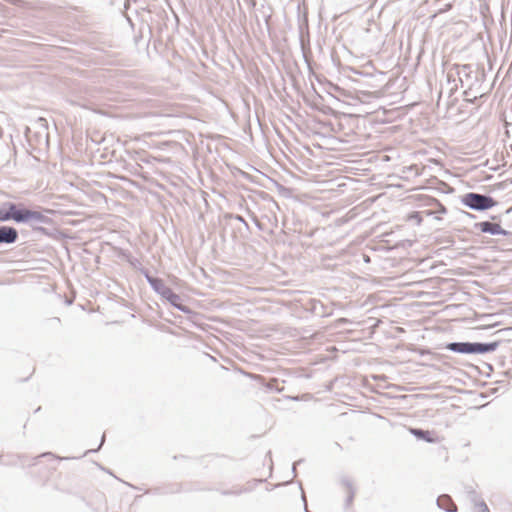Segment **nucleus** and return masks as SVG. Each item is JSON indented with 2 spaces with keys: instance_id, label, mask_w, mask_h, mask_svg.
Returning <instances> with one entry per match:
<instances>
[{
  "instance_id": "f257e3e1",
  "label": "nucleus",
  "mask_w": 512,
  "mask_h": 512,
  "mask_svg": "<svg viewBox=\"0 0 512 512\" xmlns=\"http://www.w3.org/2000/svg\"><path fill=\"white\" fill-rule=\"evenodd\" d=\"M50 210L29 208L21 202H4L0 205V222L14 221L16 223L35 222L51 224L48 218Z\"/></svg>"
},
{
  "instance_id": "f03ea898",
  "label": "nucleus",
  "mask_w": 512,
  "mask_h": 512,
  "mask_svg": "<svg viewBox=\"0 0 512 512\" xmlns=\"http://www.w3.org/2000/svg\"><path fill=\"white\" fill-rule=\"evenodd\" d=\"M461 83L465 88L464 95L467 102L473 103L476 99L484 96L481 90L483 83L484 73L474 68L471 64H455L452 68Z\"/></svg>"
},
{
  "instance_id": "7ed1b4c3",
  "label": "nucleus",
  "mask_w": 512,
  "mask_h": 512,
  "mask_svg": "<svg viewBox=\"0 0 512 512\" xmlns=\"http://www.w3.org/2000/svg\"><path fill=\"white\" fill-rule=\"evenodd\" d=\"M460 200L463 205L476 211L488 210L496 205V201L491 196L475 192L462 195Z\"/></svg>"
},
{
  "instance_id": "20e7f679",
  "label": "nucleus",
  "mask_w": 512,
  "mask_h": 512,
  "mask_svg": "<svg viewBox=\"0 0 512 512\" xmlns=\"http://www.w3.org/2000/svg\"><path fill=\"white\" fill-rule=\"evenodd\" d=\"M496 343L482 344V343H450L447 349L465 354H481L495 350Z\"/></svg>"
},
{
  "instance_id": "39448f33",
  "label": "nucleus",
  "mask_w": 512,
  "mask_h": 512,
  "mask_svg": "<svg viewBox=\"0 0 512 512\" xmlns=\"http://www.w3.org/2000/svg\"><path fill=\"white\" fill-rule=\"evenodd\" d=\"M410 432L419 439H423L427 442L434 443L439 440V437L432 431H424L420 429H410Z\"/></svg>"
},
{
  "instance_id": "423d86ee",
  "label": "nucleus",
  "mask_w": 512,
  "mask_h": 512,
  "mask_svg": "<svg viewBox=\"0 0 512 512\" xmlns=\"http://www.w3.org/2000/svg\"><path fill=\"white\" fill-rule=\"evenodd\" d=\"M17 238V232L11 227L0 228V243H11Z\"/></svg>"
},
{
  "instance_id": "0eeeda50",
  "label": "nucleus",
  "mask_w": 512,
  "mask_h": 512,
  "mask_svg": "<svg viewBox=\"0 0 512 512\" xmlns=\"http://www.w3.org/2000/svg\"><path fill=\"white\" fill-rule=\"evenodd\" d=\"M431 215H433L434 220H440V218L438 216H436V212L431 211V210H423V211L415 212L409 216V220H411V221L415 220L419 224L422 221H424V216H431Z\"/></svg>"
},
{
  "instance_id": "6e6552de",
  "label": "nucleus",
  "mask_w": 512,
  "mask_h": 512,
  "mask_svg": "<svg viewBox=\"0 0 512 512\" xmlns=\"http://www.w3.org/2000/svg\"><path fill=\"white\" fill-rule=\"evenodd\" d=\"M438 504L440 507L445 508L448 511H455L456 505L451 501L449 496H441L438 498Z\"/></svg>"
},
{
  "instance_id": "1a4fd4ad",
  "label": "nucleus",
  "mask_w": 512,
  "mask_h": 512,
  "mask_svg": "<svg viewBox=\"0 0 512 512\" xmlns=\"http://www.w3.org/2000/svg\"><path fill=\"white\" fill-rule=\"evenodd\" d=\"M164 297L174 306L182 309L180 305V296L172 292L171 290H167L163 293Z\"/></svg>"
},
{
  "instance_id": "9d476101",
  "label": "nucleus",
  "mask_w": 512,
  "mask_h": 512,
  "mask_svg": "<svg viewBox=\"0 0 512 512\" xmlns=\"http://www.w3.org/2000/svg\"><path fill=\"white\" fill-rule=\"evenodd\" d=\"M474 512H490V510L486 503L479 501L474 505Z\"/></svg>"
},
{
  "instance_id": "9b49d317",
  "label": "nucleus",
  "mask_w": 512,
  "mask_h": 512,
  "mask_svg": "<svg viewBox=\"0 0 512 512\" xmlns=\"http://www.w3.org/2000/svg\"><path fill=\"white\" fill-rule=\"evenodd\" d=\"M500 228H501V226H488V225H485V226H482V231L483 232H490L492 234H495V233H499L500 232Z\"/></svg>"
},
{
  "instance_id": "f8f14e48",
  "label": "nucleus",
  "mask_w": 512,
  "mask_h": 512,
  "mask_svg": "<svg viewBox=\"0 0 512 512\" xmlns=\"http://www.w3.org/2000/svg\"><path fill=\"white\" fill-rule=\"evenodd\" d=\"M37 123H38V125H39L40 127L44 128V129H47V125H48V124H47V120H46V119H44V118H39V119L37 120Z\"/></svg>"
},
{
  "instance_id": "ddd939ff",
  "label": "nucleus",
  "mask_w": 512,
  "mask_h": 512,
  "mask_svg": "<svg viewBox=\"0 0 512 512\" xmlns=\"http://www.w3.org/2000/svg\"><path fill=\"white\" fill-rule=\"evenodd\" d=\"M34 371H35V368L34 367H31L27 373V375L23 376L22 379L23 380H27L29 379L33 374H34Z\"/></svg>"
},
{
  "instance_id": "4468645a",
  "label": "nucleus",
  "mask_w": 512,
  "mask_h": 512,
  "mask_svg": "<svg viewBox=\"0 0 512 512\" xmlns=\"http://www.w3.org/2000/svg\"><path fill=\"white\" fill-rule=\"evenodd\" d=\"M244 1L249 3L252 8L255 7V1L254 0H244Z\"/></svg>"
},
{
  "instance_id": "2eb2a0df",
  "label": "nucleus",
  "mask_w": 512,
  "mask_h": 512,
  "mask_svg": "<svg viewBox=\"0 0 512 512\" xmlns=\"http://www.w3.org/2000/svg\"><path fill=\"white\" fill-rule=\"evenodd\" d=\"M451 8V4H447L444 9H440V12L448 11Z\"/></svg>"
},
{
  "instance_id": "dca6fc26",
  "label": "nucleus",
  "mask_w": 512,
  "mask_h": 512,
  "mask_svg": "<svg viewBox=\"0 0 512 512\" xmlns=\"http://www.w3.org/2000/svg\"><path fill=\"white\" fill-rule=\"evenodd\" d=\"M79 222H80L79 220H71L67 224L74 225V224H79Z\"/></svg>"
},
{
  "instance_id": "f3484780",
  "label": "nucleus",
  "mask_w": 512,
  "mask_h": 512,
  "mask_svg": "<svg viewBox=\"0 0 512 512\" xmlns=\"http://www.w3.org/2000/svg\"><path fill=\"white\" fill-rule=\"evenodd\" d=\"M42 410V407L41 406H38L37 408H35L33 410L34 413H37V412H40Z\"/></svg>"
},
{
  "instance_id": "a211bd4d",
  "label": "nucleus",
  "mask_w": 512,
  "mask_h": 512,
  "mask_svg": "<svg viewBox=\"0 0 512 512\" xmlns=\"http://www.w3.org/2000/svg\"><path fill=\"white\" fill-rule=\"evenodd\" d=\"M437 205L439 206L441 212H445L446 211V209L442 205H440L439 203H437Z\"/></svg>"
},
{
  "instance_id": "6ab92c4d",
  "label": "nucleus",
  "mask_w": 512,
  "mask_h": 512,
  "mask_svg": "<svg viewBox=\"0 0 512 512\" xmlns=\"http://www.w3.org/2000/svg\"><path fill=\"white\" fill-rule=\"evenodd\" d=\"M478 224L486 225V224H492V223H491V222H489V221H482V222H479Z\"/></svg>"
},
{
  "instance_id": "aec40b11",
  "label": "nucleus",
  "mask_w": 512,
  "mask_h": 512,
  "mask_svg": "<svg viewBox=\"0 0 512 512\" xmlns=\"http://www.w3.org/2000/svg\"><path fill=\"white\" fill-rule=\"evenodd\" d=\"M237 219H238L239 221H242L244 224H247L246 222H244V220H243V218H242L241 216H237Z\"/></svg>"
},
{
  "instance_id": "412c9836",
  "label": "nucleus",
  "mask_w": 512,
  "mask_h": 512,
  "mask_svg": "<svg viewBox=\"0 0 512 512\" xmlns=\"http://www.w3.org/2000/svg\"><path fill=\"white\" fill-rule=\"evenodd\" d=\"M461 215H463V216H470V214L466 213V212H461Z\"/></svg>"
},
{
  "instance_id": "4be33fe9",
  "label": "nucleus",
  "mask_w": 512,
  "mask_h": 512,
  "mask_svg": "<svg viewBox=\"0 0 512 512\" xmlns=\"http://www.w3.org/2000/svg\"><path fill=\"white\" fill-rule=\"evenodd\" d=\"M452 77V70L448 73V78Z\"/></svg>"
}]
</instances>
